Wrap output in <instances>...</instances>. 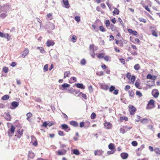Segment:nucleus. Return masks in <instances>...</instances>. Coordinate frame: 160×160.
<instances>
[{
    "mask_svg": "<svg viewBox=\"0 0 160 160\" xmlns=\"http://www.w3.org/2000/svg\"><path fill=\"white\" fill-rule=\"evenodd\" d=\"M8 68L6 67H5L3 69V71L5 73H7L8 72Z\"/></svg>",
    "mask_w": 160,
    "mask_h": 160,
    "instance_id": "54",
    "label": "nucleus"
},
{
    "mask_svg": "<svg viewBox=\"0 0 160 160\" xmlns=\"http://www.w3.org/2000/svg\"><path fill=\"white\" fill-rule=\"evenodd\" d=\"M157 77L155 76H152L151 74H148L147 75V79H152V80H153V81H148V82H151L152 83V84H148V86H149L150 88L151 87L153 86H154L155 84H154V81L155 79Z\"/></svg>",
    "mask_w": 160,
    "mask_h": 160,
    "instance_id": "1",
    "label": "nucleus"
},
{
    "mask_svg": "<svg viewBox=\"0 0 160 160\" xmlns=\"http://www.w3.org/2000/svg\"><path fill=\"white\" fill-rule=\"evenodd\" d=\"M114 8V10L113 11V13L114 14H115V15L119 14V10L116 8Z\"/></svg>",
    "mask_w": 160,
    "mask_h": 160,
    "instance_id": "22",
    "label": "nucleus"
},
{
    "mask_svg": "<svg viewBox=\"0 0 160 160\" xmlns=\"http://www.w3.org/2000/svg\"><path fill=\"white\" fill-rule=\"evenodd\" d=\"M19 105V103L16 101L12 102L11 103V106L10 108L11 109H15Z\"/></svg>",
    "mask_w": 160,
    "mask_h": 160,
    "instance_id": "4",
    "label": "nucleus"
},
{
    "mask_svg": "<svg viewBox=\"0 0 160 160\" xmlns=\"http://www.w3.org/2000/svg\"><path fill=\"white\" fill-rule=\"evenodd\" d=\"M119 60L120 62L122 63L123 64H124L125 63V61L124 59L123 58H120L119 59Z\"/></svg>",
    "mask_w": 160,
    "mask_h": 160,
    "instance_id": "62",
    "label": "nucleus"
},
{
    "mask_svg": "<svg viewBox=\"0 0 160 160\" xmlns=\"http://www.w3.org/2000/svg\"><path fill=\"white\" fill-rule=\"evenodd\" d=\"M152 95L155 98H157L158 97L159 93L157 89H154L152 91Z\"/></svg>",
    "mask_w": 160,
    "mask_h": 160,
    "instance_id": "6",
    "label": "nucleus"
},
{
    "mask_svg": "<svg viewBox=\"0 0 160 160\" xmlns=\"http://www.w3.org/2000/svg\"><path fill=\"white\" fill-rule=\"evenodd\" d=\"M9 96L8 95H6L3 96L2 98V99L3 100H7L9 99Z\"/></svg>",
    "mask_w": 160,
    "mask_h": 160,
    "instance_id": "31",
    "label": "nucleus"
},
{
    "mask_svg": "<svg viewBox=\"0 0 160 160\" xmlns=\"http://www.w3.org/2000/svg\"><path fill=\"white\" fill-rule=\"evenodd\" d=\"M137 95L138 96L140 97L142 96V94L139 91H137L136 93Z\"/></svg>",
    "mask_w": 160,
    "mask_h": 160,
    "instance_id": "48",
    "label": "nucleus"
},
{
    "mask_svg": "<svg viewBox=\"0 0 160 160\" xmlns=\"http://www.w3.org/2000/svg\"><path fill=\"white\" fill-rule=\"evenodd\" d=\"M132 144L133 146H136L138 145V143L136 141H133L132 142Z\"/></svg>",
    "mask_w": 160,
    "mask_h": 160,
    "instance_id": "51",
    "label": "nucleus"
},
{
    "mask_svg": "<svg viewBox=\"0 0 160 160\" xmlns=\"http://www.w3.org/2000/svg\"><path fill=\"white\" fill-rule=\"evenodd\" d=\"M23 131L22 129L21 130L20 129L18 130L17 132L18 134V135H16L15 136L19 138H20L23 134Z\"/></svg>",
    "mask_w": 160,
    "mask_h": 160,
    "instance_id": "16",
    "label": "nucleus"
},
{
    "mask_svg": "<svg viewBox=\"0 0 160 160\" xmlns=\"http://www.w3.org/2000/svg\"><path fill=\"white\" fill-rule=\"evenodd\" d=\"M149 105H154V101L153 99H151L148 102L147 108L148 109H150L148 107Z\"/></svg>",
    "mask_w": 160,
    "mask_h": 160,
    "instance_id": "18",
    "label": "nucleus"
},
{
    "mask_svg": "<svg viewBox=\"0 0 160 160\" xmlns=\"http://www.w3.org/2000/svg\"><path fill=\"white\" fill-rule=\"evenodd\" d=\"M105 25L107 27H108L110 25V22L108 20H107L105 21Z\"/></svg>",
    "mask_w": 160,
    "mask_h": 160,
    "instance_id": "44",
    "label": "nucleus"
},
{
    "mask_svg": "<svg viewBox=\"0 0 160 160\" xmlns=\"http://www.w3.org/2000/svg\"><path fill=\"white\" fill-rule=\"evenodd\" d=\"M70 74V72L69 71H67L64 72V78H65L67 77H69V75Z\"/></svg>",
    "mask_w": 160,
    "mask_h": 160,
    "instance_id": "25",
    "label": "nucleus"
},
{
    "mask_svg": "<svg viewBox=\"0 0 160 160\" xmlns=\"http://www.w3.org/2000/svg\"><path fill=\"white\" fill-rule=\"evenodd\" d=\"M97 57L99 59H101L104 58V54L102 53H97Z\"/></svg>",
    "mask_w": 160,
    "mask_h": 160,
    "instance_id": "20",
    "label": "nucleus"
},
{
    "mask_svg": "<svg viewBox=\"0 0 160 160\" xmlns=\"http://www.w3.org/2000/svg\"><path fill=\"white\" fill-rule=\"evenodd\" d=\"M62 128L67 132H68L70 130V128L66 124H63L61 125Z\"/></svg>",
    "mask_w": 160,
    "mask_h": 160,
    "instance_id": "8",
    "label": "nucleus"
},
{
    "mask_svg": "<svg viewBox=\"0 0 160 160\" xmlns=\"http://www.w3.org/2000/svg\"><path fill=\"white\" fill-rule=\"evenodd\" d=\"M134 68L136 70H138L140 68V66L139 64H136L134 66Z\"/></svg>",
    "mask_w": 160,
    "mask_h": 160,
    "instance_id": "34",
    "label": "nucleus"
},
{
    "mask_svg": "<svg viewBox=\"0 0 160 160\" xmlns=\"http://www.w3.org/2000/svg\"><path fill=\"white\" fill-rule=\"evenodd\" d=\"M120 156L122 159H125L128 158V155L127 153L122 152L121 153Z\"/></svg>",
    "mask_w": 160,
    "mask_h": 160,
    "instance_id": "11",
    "label": "nucleus"
},
{
    "mask_svg": "<svg viewBox=\"0 0 160 160\" xmlns=\"http://www.w3.org/2000/svg\"><path fill=\"white\" fill-rule=\"evenodd\" d=\"M136 110V108L133 105H131L129 107V111L131 115H133Z\"/></svg>",
    "mask_w": 160,
    "mask_h": 160,
    "instance_id": "5",
    "label": "nucleus"
},
{
    "mask_svg": "<svg viewBox=\"0 0 160 160\" xmlns=\"http://www.w3.org/2000/svg\"><path fill=\"white\" fill-rule=\"evenodd\" d=\"M75 85L77 87L79 88L82 89H84L85 88V87L82 83H75Z\"/></svg>",
    "mask_w": 160,
    "mask_h": 160,
    "instance_id": "12",
    "label": "nucleus"
},
{
    "mask_svg": "<svg viewBox=\"0 0 160 160\" xmlns=\"http://www.w3.org/2000/svg\"><path fill=\"white\" fill-rule=\"evenodd\" d=\"M85 123L84 122H81L80 123V128H82L84 127H85L86 128H88V126L87 127H86V126H85Z\"/></svg>",
    "mask_w": 160,
    "mask_h": 160,
    "instance_id": "35",
    "label": "nucleus"
},
{
    "mask_svg": "<svg viewBox=\"0 0 160 160\" xmlns=\"http://www.w3.org/2000/svg\"><path fill=\"white\" fill-rule=\"evenodd\" d=\"M62 86L63 88V89H66L67 88H68L70 86V85L67 83H64L62 85Z\"/></svg>",
    "mask_w": 160,
    "mask_h": 160,
    "instance_id": "26",
    "label": "nucleus"
},
{
    "mask_svg": "<svg viewBox=\"0 0 160 160\" xmlns=\"http://www.w3.org/2000/svg\"><path fill=\"white\" fill-rule=\"evenodd\" d=\"M7 16L6 12H4L0 14V17L2 18H4Z\"/></svg>",
    "mask_w": 160,
    "mask_h": 160,
    "instance_id": "30",
    "label": "nucleus"
},
{
    "mask_svg": "<svg viewBox=\"0 0 160 160\" xmlns=\"http://www.w3.org/2000/svg\"><path fill=\"white\" fill-rule=\"evenodd\" d=\"M48 65L46 64L44 67L43 69L45 71H47L48 70Z\"/></svg>",
    "mask_w": 160,
    "mask_h": 160,
    "instance_id": "55",
    "label": "nucleus"
},
{
    "mask_svg": "<svg viewBox=\"0 0 160 160\" xmlns=\"http://www.w3.org/2000/svg\"><path fill=\"white\" fill-rule=\"evenodd\" d=\"M9 9V6L7 5H4L3 6H0V12H6Z\"/></svg>",
    "mask_w": 160,
    "mask_h": 160,
    "instance_id": "3",
    "label": "nucleus"
},
{
    "mask_svg": "<svg viewBox=\"0 0 160 160\" xmlns=\"http://www.w3.org/2000/svg\"><path fill=\"white\" fill-rule=\"evenodd\" d=\"M15 128L12 125L11 127V128L8 130V135L11 137L12 136V135L14 133Z\"/></svg>",
    "mask_w": 160,
    "mask_h": 160,
    "instance_id": "2",
    "label": "nucleus"
},
{
    "mask_svg": "<svg viewBox=\"0 0 160 160\" xmlns=\"http://www.w3.org/2000/svg\"><path fill=\"white\" fill-rule=\"evenodd\" d=\"M120 132L122 133V134H124L125 132L123 127L120 128Z\"/></svg>",
    "mask_w": 160,
    "mask_h": 160,
    "instance_id": "56",
    "label": "nucleus"
},
{
    "mask_svg": "<svg viewBox=\"0 0 160 160\" xmlns=\"http://www.w3.org/2000/svg\"><path fill=\"white\" fill-rule=\"evenodd\" d=\"M4 36H5V37H4L3 38H7L8 40L10 39V37L8 33L5 34Z\"/></svg>",
    "mask_w": 160,
    "mask_h": 160,
    "instance_id": "40",
    "label": "nucleus"
},
{
    "mask_svg": "<svg viewBox=\"0 0 160 160\" xmlns=\"http://www.w3.org/2000/svg\"><path fill=\"white\" fill-rule=\"evenodd\" d=\"M72 40L73 42H75L77 40L76 37L74 35L73 36L72 38Z\"/></svg>",
    "mask_w": 160,
    "mask_h": 160,
    "instance_id": "39",
    "label": "nucleus"
},
{
    "mask_svg": "<svg viewBox=\"0 0 160 160\" xmlns=\"http://www.w3.org/2000/svg\"><path fill=\"white\" fill-rule=\"evenodd\" d=\"M29 53V50L27 48H26L24 51L22 53L21 55L22 57L23 58H25Z\"/></svg>",
    "mask_w": 160,
    "mask_h": 160,
    "instance_id": "9",
    "label": "nucleus"
},
{
    "mask_svg": "<svg viewBox=\"0 0 160 160\" xmlns=\"http://www.w3.org/2000/svg\"><path fill=\"white\" fill-rule=\"evenodd\" d=\"M108 148L111 150H113L115 149V147L114 145L112 143H110L108 145Z\"/></svg>",
    "mask_w": 160,
    "mask_h": 160,
    "instance_id": "24",
    "label": "nucleus"
},
{
    "mask_svg": "<svg viewBox=\"0 0 160 160\" xmlns=\"http://www.w3.org/2000/svg\"><path fill=\"white\" fill-rule=\"evenodd\" d=\"M28 158L30 159H32L35 157L34 153L32 151H29L28 154Z\"/></svg>",
    "mask_w": 160,
    "mask_h": 160,
    "instance_id": "15",
    "label": "nucleus"
},
{
    "mask_svg": "<svg viewBox=\"0 0 160 160\" xmlns=\"http://www.w3.org/2000/svg\"><path fill=\"white\" fill-rule=\"evenodd\" d=\"M128 93L129 94V95L130 97H132L134 96V92L132 90H130L128 91Z\"/></svg>",
    "mask_w": 160,
    "mask_h": 160,
    "instance_id": "28",
    "label": "nucleus"
},
{
    "mask_svg": "<svg viewBox=\"0 0 160 160\" xmlns=\"http://www.w3.org/2000/svg\"><path fill=\"white\" fill-rule=\"evenodd\" d=\"M70 124L74 127H76L78 126V124L77 122L74 121H71L70 122Z\"/></svg>",
    "mask_w": 160,
    "mask_h": 160,
    "instance_id": "13",
    "label": "nucleus"
},
{
    "mask_svg": "<svg viewBox=\"0 0 160 160\" xmlns=\"http://www.w3.org/2000/svg\"><path fill=\"white\" fill-rule=\"evenodd\" d=\"M37 49H39L40 52L42 53H44L45 52V51L44 50L43 48L42 47H38L37 48Z\"/></svg>",
    "mask_w": 160,
    "mask_h": 160,
    "instance_id": "23",
    "label": "nucleus"
},
{
    "mask_svg": "<svg viewBox=\"0 0 160 160\" xmlns=\"http://www.w3.org/2000/svg\"><path fill=\"white\" fill-rule=\"evenodd\" d=\"M66 150L65 149H63L62 151L58 150L57 152V154L59 155H63L66 154Z\"/></svg>",
    "mask_w": 160,
    "mask_h": 160,
    "instance_id": "14",
    "label": "nucleus"
},
{
    "mask_svg": "<svg viewBox=\"0 0 160 160\" xmlns=\"http://www.w3.org/2000/svg\"><path fill=\"white\" fill-rule=\"evenodd\" d=\"M6 115L8 117V118H7V120L8 121H11V117L10 115V113L8 112H7L6 113Z\"/></svg>",
    "mask_w": 160,
    "mask_h": 160,
    "instance_id": "33",
    "label": "nucleus"
},
{
    "mask_svg": "<svg viewBox=\"0 0 160 160\" xmlns=\"http://www.w3.org/2000/svg\"><path fill=\"white\" fill-rule=\"evenodd\" d=\"M118 21L120 22V24L122 25V26L123 27H124V25H123V22L122 21V20L120 18H119L118 19Z\"/></svg>",
    "mask_w": 160,
    "mask_h": 160,
    "instance_id": "57",
    "label": "nucleus"
},
{
    "mask_svg": "<svg viewBox=\"0 0 160 160\" xmlns=\"http://www.w3.org/2000/svg\"><path fill=\"white\" fill-rule=\"evenodd\" d=\"M109 56H104L103 58L105 61L107 62L109 61Z\"/></svg>",
    "mask_w": 160,
    "mask_h": 160,
    "instance_id": "61",
    "label": "nucleus"
},
{
    "mask_svg": "<svg viewBox=\"0 0 160 160\" xmlns=\"http://www.w3.org/2000/svg\"><path fill=\"white\" fill-rule=\"evenodd\" d=\"M88 90L90 92H92L93 91L92 87V85H90L88 87Z\"/></svg>",
    "mask_w": 160,
    "mask_h": 160,
    "instance_id": "60",
    "label": "nucleus"
},
{
    "mask_svg": "<svg viewBox=\"0 0 160 160\" xmlns=\"http://www.w3.org/2000/svg\"><path fill=\"white\" fill-rule=\"evenodd\" d=\"M130 88V86L128 85H127L125 86V90L127 91H128Z\"/></svg>",
    "mask_w": 160,
    "mask_h": 160,
    "instance_id": "64",
    "label": "nucleus"
},
{
    "mask_svg": "<svg viewBox=\"0 0 160 160\" xmlns=\"http://www.w3.org/2000/svg\"><path fill=\"white\" fill-rule=\"evenodd\" d=\"M86 63V61L84 58L82 59L80 61V64L82 65H85Z\"/></svg>",
    "mask_w": 160,
    "mask_h": 160,
    "instance_id": "32",
    "label": "nucleus"
},
{
    "mask_svg": "<svg viewBox=\"0 0 160 160\" xmlns=\"http://www.w3.org/2000/svg\"><path fill=\"white\" fill-rule=\"evenodd\" d=\"M90 54L93 58H94V57H95V53H94V50L93 49V51H91L90 53Z\"/></svg>",
    "mask_w": 160,
    "mask_h": 160,
    "instance_id": "46",
    "label": "nucleus"
},
{
    "mask_svg": "<svg viewBox=\"0 0 160 160\" xmlns=\"http://www.w3.org/2000/svg\"><path fill=\"white\" fill-rule=\"evenodd\" d=\"M110 28L112 31H115L116 30V27L113 25L111 24L110 25Z\"/></svg>",
    "mask_w": 160,
    "mask_h": 160,
    "instance_id": "37",
    "label": "nucleus"
},
{
    "mask_svg": "<svg viewBox=\"0 0 160 160\" xmlns=\"http://www.w3.org/2000/svg\"><path fill=\"white\" fill-rule=\"evenodd\" d=\"M159 149L158 148H156L154 149V151L156 153L159 154Z\"/></svg>",
    "mask_w": 160,
    "mask_h": 160,
    "instance_id": "59",
    "label": "nucleus"
},
{
    "mask_svg": "<svg viewBox=\"0 0 160 160\" xmlns=\"http://www.w3.org/2000/svg\"><path fill=\"white\" fill-rule=\"evenodd\" d=\"M75 20L78 22H80V17L78 16H75Z\"/></svg>",
    "mask_w": 160,
    "mask_h": 160,
    "instance_id": "43",
    "label": "nucleus"
},
{
    "mask_svg": "<svg viewBox=\"0 0 160 160\" xmlns=\"http://www.w3.org/2000/svg\"><path fill=\"white\" fill-rule=\"evenodd\" d=\"M139 20L140 22H143L144 23H146L147 22V20L146 19H144L142 18H140Z\"/></svg>",
    "mask_w": 160,
    "mask_h": 160,
    "instance_id": "47",
    "label": "nucleus"
},
{
    "mask_svg": "<svg viewBox=\"0 0 160 160\" xmlns=\"http://www.w3.org/2000/svg\"><path fill=\"white\" fill-rule=\"evenodd\" d=\"M128 120V118L126 117H121L120 119L121 122H122L124 120H125V121H127Z\"/></svg>",
    "mask_w": 160,
    "mask_h": 160,
    "instance_id": "29",
    "label": "nucleus"
},
{
    "mask_svg": "<svg viewBox=\"0 0 160 160\" xmlns=\"http://www.w3.org/2000/svg\"><path fill=\"white\" fill-rule=\"evenodd\" d=\"M119 90L118 89H115L113 92V94L116 95H117L118 93Z\"/></svg>",
    "mask_w": 160,
    "mask_h": 160,
    "instance_id": "63",
    "label": "nucleus"
},
{
    "mask_svg": "<svg viewBox=\"0 0 160 160\" xmlns=\"http://www.w3.org/2000/svg\"><path fill=\"white\" fill-rule=\"evenodd\" d=\"M96 74L99 76H101L103 75H104V73L102 71H100L98 72H97L96 73Z\"/></svg>",
    "mask_w": 160,
    "mask_h": 160,
    "instance_id": "41",
    "label": "nucleus"
},
{
    "mask_svg": "<svg viewBox=\"0 0 160 160\" xmlns=\"http://www.w3.org/2000/svg\"><path fill=\"white\" fill-rule=\"evenodd\" d=\"M63 2L65 5L66 6L65 7L66 8H68L70 7V5L68 0H63Z\"/></svg>",
    "mask_w": 160,
    "mask_h": 160,
    "instance_id": "19",
    "label": "nucleus"
},
{
    "mask_svg": "<svg viewBox=\"0 0 160 160\" xmlns=\"http://www.w3.org/2000/svg\"><path fill=\"white\" fill-rule=\"evenodd\" d=\"M115 87L113 86H111L109 88V91L110 92H112L115 90Z\"/></svg>",
    "mask_w": 160,
    "mask_h": 160,
    "instance_id": "36",
    "label": "nucleus"
},
{
    "mask_svg": "<svg viewBox=\"0 0 160 160\" xmlns=\"http://www.w3.org/2000/svg\"><path fill=\"white\" fill-rule=\"evenodd\" d=\"M99 29L100 31L102 32L106 31L104 27L102 26H100L99 27Z\"/></svg>",
    "mask_w": 160,
    "mask_h": 160,
    "instance_id": "50",
    "label": "nucleus"
},
{
    "mask_svg": "<svg viewBox=\"0 0 160 160\" xmlns=\"http://www.w3.org/2000/svg\"><path fill=\"white\" fill-rule=\"evenodd\" d=\"M104 152L103 151L100 150H95L94 151V154L95 156H99L102 155Z\"/></svg>",
    "mask_w": 160,
    "mask_h": 160,
    "instance_id": "7",
    "label": "nucleus"
},
{
    "mask_svg": "<svg viewBox=\"0 0 160 160\" xmlns=\"http://www.w3.org/2000/svg\"><path fill=\"white\" fill-rule=\"evenodd\" d=\"M58 134L60 136H64L63 132L61 131H58Z\"/></svg>",
    "mask_w": 160,
    "mask_h": 160,
    "instance_id": "53",
    "label": "nucleus"
},
{
    "mask_svg": "<svg viewBox=\"0 0 160 160\" xmlns=\"http://www.w3.org/2000/svg\"><path fill=\"white\" fill-rule=\"evenodd\" d=\"M55 44V42L52 40H48L46 42L47 46L48 47H50V46H53Z\"/></svg>",
    "mask_w": 160,
    "mask_h": 160,
    "instance_id": "10",
    "label": "nucleus"
},
{
    "mask_svg": "<svg viewBox=\"0 0 160 160\" xmlns=\"http://www.w3.org/2000/svg\"><path fill=\"white\" fill-rule=\"evenodd\" d=\"M111 124L109 122L105 123V126H107L108 127L107 128V129H109L111 127Z\"/></svg>",
    "mask_w": 160,
    "mask_h": 160,
    "instance_id": "45",
    "label": "nucleus"
},
{
    "mask_svg": "<svg viewBox=\"0 0 160 160\" xmlns=\"http://www.w3.org/2000/svg\"><path fill=\"white\" fill-rule=\"evenodd\" d=\"M48 126V122L46 121L44 122L42 125V126L46 128Z\"/></svg>",
    "mask_w": 160,
    "mask_h": 160,
    "instance_id": "52",
    "label": "nucleus"
},
{
    "mask_svg": "<svg viewBox=\"0 0 160 160\" xmlns=\"http://www.w3.org/2000/svg\"><path fill=\"white\" fill-rule=\"evenodd\" d=\"M79 94H82V97L85 99H87V95L86 94H84L82 92H80Z\"/></svg>",
    "mask_w": 160,
    "mask_h": 160,
    "instance_id": "38",
    "label": "nucleus"
},
{
    "mask_svg": "<svg viewBox=\"0 0 160 160\" xmlns=\"http://www.w3.org/2000/svg\"><path fill=\"white\" fill-rule=\"evenodd\" d=\"M100 87L101 88L105 90H108L109 88L108 86L104 84H101Z\"/></svg>",
    "mask_w": 160,
    "mask_h": 160,
    "instance_id": "17",
    "label": "nucleus"
},
{
    "mask_svg": "<svg viewBox=\"0 0 160 160\" xmlns=\"http://www.w3.org/2000/svg\"><path fill=\"white\" fill-rule=\"evenodd\" d=\"M96 116V114L94 112H92L91 115V118L92 119H93L95 118Z\"/></svg>",
    "mask_w": 160,
    "mask_h": 160,
    "instance_id": "42",
    "label": "nucleus"
},
{
    "mask_svg": "<svg viewBox=\"0 0 160 160\" xmlns=\"http://www.w3.org/2000/svg\"><path fill=\"white\" fill-rule=\"evenodd\" d=\"M152 35L156 37L158 36V34H157V32L154 30H152Z\"/></svg>",
    "mask_w": 160,
    "mask_h": 160,
    "instance_id": "49",
    "label": "nucleus"
},
{
    "mask_svg": "<svg viewBox=\"0 0 160 160\" xmlns=\"http://www.w3.org/2000/svg\"><path fill=\"white\" fill-rule=\"evenodd\" d=\"M149 120L147 118H143L141 120V122L143 124H145L148 123Z\"/></svg>",
    "mask_w": 160,
    "mask_h": 160,
    "instance_id": "21",
    "label": "nucleus"
},
{
    "mask_svg": "<svg viewBox=\"0 0 160 160\" xmlns=\"http://www.w3.org/2000/svg\"><path fill=\"white\" fill-rule=\"evenodd\" d=\"M26 116H27V117H28V118H30L32 116V115L31 112H29L28 113L26 114Z\"/></svg>",
    "mask_w": 160,
    "mask_h": 160,
    "instance_id": "58",
    "label": "nucleus"
},
{
    "mask_svg": "<svg viewBox=\"0 0 160 160\" xmlns=\"http://www.w3.org/2000/svg\"><path fill=\"white\" fill-rule=\"evenodd\" d=\"M73 153L76 155H78L80 154L79 151L77 149H74L73 150Z\"/></svg>",
    "mask_w": 160,
    "mask_h": 160,
    "instance_id": "27",
    "label": "nucleus"
}]
</instances>
